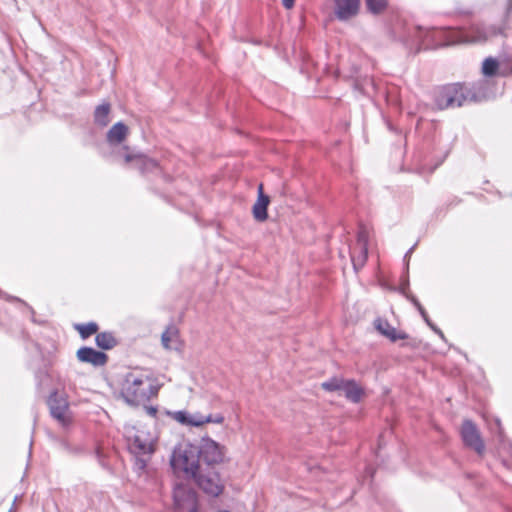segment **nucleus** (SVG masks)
<instances>
[{"label": "nucleus", "instance_id": "e433bc0d", "mask_svg": "<svg viewBox=\"0 0 512 512\" xmlns=\"http://www.w3.org/2000/svg\"><path fill=\"white\" fill-rule=\"evenodd\" d=\"M0 297H5V299L9 300V301H20L18 298L16 297H12V296H8L6 295L5 293H3L1 290H0Z\"/></svg>", "mask_w": 512, "mask_h": 512}, {"label": "nucleus", "instance_id": "1a4fd4ad", "mask_svg": "<svg viewBox=\"0 0 512 512\" xmlns=\"http://www.w3.org/2000/svg\"><path fill=\"white\" fill-rule=\"evenodd\" d=\"M368 231L361 227L357 233V240L350 248V256L354 269L362 268L368 257Z\"/></svg>", "mask_w": 512, "mask_h": 512}, {"label": "nucleus", "instance_id": "423d86ee", "mask_svg": "<svg viewBox=\"0 0 512 512\" xmlns=\"http://www.w3.org/2000/svg\"><path fill=\"white\" fill-rule=\"evenodd\" d=\"M191 475L199 488L208 496L218 497L224 490V483L218 472L214 469H199L195 473H187Z\"/></svg>", "mask_w": 512, "mask_h": 512}, {"label": "nucleus", "instance_id": "ddd939ff", "mask_svg": "<svg viewBox=\"0 0 512 512\" xmlns=\"http://www.w3.org/2000/svg\"><path fill=\"white\" fill-rule=\"evenodd\" d=\"M374 327L381 335L388 338L391 342L408 338V335L405 332L398 331L387 320L382 318H377L374 321Z\"/></svg>", "mask_w": 512, "mask_h": 512}, {"label": "nucleus", "instance_id": "4468645a", "mask_svg": "<svg viewBox=\"0 0 512 512\" xmlns=\"http://www.w3.org/2000/svg\"><path fill=\"white\" fill-rule=\"evenodd\" d=\"M269 203H270V198H269V196H267L263 193V185L260 184L258 187V197H257L255 204L253 205V208H252V214H253V217L255 218V220H257L259 222H263V221L267 220V218H268L267 208H268Z\"/></svg>", "mask_w": 512, "mask_h": 512}, {"label": "nucleus", "instance_id": "a19ab883", "mask_svg": "<svg viewBox=\"0 0 512 512\" xmlns=\"http://www.w3.org/2000/svg\"><path fill=\"white\" fill-rule=\"evenodd\" d=\"M509 449H510V452L512 454V443H509Z\"/></svg>", "mask_w": 512, "mask_h": 512}, {"label": "nucleus", "instance_id": "7ed1b4c3", "mask_svg": "<svg viewBox=\"0 0 512 512\" xmlns=\"http://www.w3.org/2000/svg\"><path fill=\"white\" fill-rule=\"evenodd\" d=\"M483 98L481 83L471 86L455 83L440 87L435 93L434 102L438 109L444 110L480 102Z\"/></svg>", "mask_w": 512, "mask_h": 512}, {"label": "nucleus", "instance_id": "6ab92c4d", "mask_svg": "<svg viewBox=\"0 0 512 512\" xmlns=\"http://www.w3.org/2000/svg\"><path fill=\"white\" fill-rule=\"evenodd\" d=\"M135 158H137L138 162L140 163V169L142 172H152L158 169V162L145 156H133L131 154H126L125 162L129 163Z\"/></svg>", "mask_w": 512, "mask_h": 512}, {"label": "nucleus", "instance_id": "72a5a7b5", "mask_svg": "<svg viewBox=\"0 0 512 512\" xmlns=\"http://www.w3.org/2000/svg\"><path fill=\"white\" fill-rule=\"evenodd\" d=\"M442 340L446 341L444 333L436 325L431 328Z\"/></svg>", "mask_w": 512, "mask_h": 512}, {"label": "nucleus", "instance_id": "393cba45", "mask_svg": "<svg viewBox=\"0 0 512 512\" xmlns=\"http://www.w3.org/2000/svg\"><path fill=\"white\" fill-rule=\"evenodd\" d=\"M172 417L182 425L191 426V414L186 411H175L172 413Z\"/></svg>", "mask_w": 512, "mask_h": 512}, {"label": "nucleus", "instance_id": "6e6552de", "mask_svg": "<svg viewBox=\"0 0 512 512\" xmlns=\"http://www.w3.org/2000/svg\"><path fill=\"white\" fill-rule=\"evenodd\" d=\"M47 405L50 410L51 416L56 419L62 426H67L70 423L69 403L63 395H59L55 390L53 391L48 400Z\"/></svg>", "mask_w": 512, "mask_h": 512}, {"label": "nucleus", "instance_id": "9b49d317", "mask_svg": "<svg viewBox=\"0 0 512 512\" xmlns=\"http://www.w3.org/2000/svg\"><path fill=\"white\" fill-rule=\"evenodd\" d=\"M334 15L339 21L355 17L360 9V0H334Z\"/></svg>", "mask_w": 512, "mask_h": 512}, {"label": "nucleus", "instance_id": "2f4dec72", "mask_svg": "<svg viewBox=\"0 0 512 512\" xmlns=\"http://www.w3.org/2000/svg\"><path fill=\"white\" fill-rule=\"evenodd\" d=\"M406 298L414 305V307L419 311V313L424 310L423 306L415 296L409 294L406 295Z\"/></svg>", "mask_w": 512, "mask_h": 512}, {"label": "nucleus", "instance_id": "dca6fc26", "mask_svg": "<svg viewBox=\"0 0 512 512\" xmlns=\"http://www.w3.org/2000/svg\"><path fill=\"white\" fill-rule=\"evenodd\" d=\"M341 392L353 403L359 402L363 395V389L354 380H345Z\"/></svg>", "mask_w": 512, "mask_h": 512}, {"label": "nucleus", "instance_id": "20e7f679", "mask_svg": "<svg viewBox=\"0 0 512 512\" xmlns=\"http://www.w3.org/2000/svg\"><path fill=\"white\" fill-rule=\"evenodd\" d=\"M128 449L135 456L134 469L141 473L156 450V436L143 427L125 429Z\"/></svg>", "mask_w": 512, "mask_h": 512}, {"label": "nucleus", "instance_id": "a878e982", "mask_svg": "<svg viewBox=\"0 0 512 512\" xmlns=\"http://www.w3.org/2000/svg\"><path fill=\"white\" fill-rule=\"evenodd\" d=\"M489 428H490L492 433H497L498 434L499 441L504 444V436H503V431H502L500 419L495 418L493 420V423L489 424Z\"/></svg>", "mask_w": 512, "mask_h": 512}, {"label": "nucleus", "instance_id": "39448f33", "mask_svg": "<svg viewBox=\"0 0 512 512\" xmlns=\"http://www.w3.org/2000/svg\"><path fill=\"white\" fill-rule=\"evenodd\" d=\"M157 392L158 387L153 385L147 375L129 373L124 380L121 394L128 404L136 406L148 401Z\"/></svg>", "mask_w": 512, "mask_h": 512}, {"label": "nucleus", "instance_id": "a211bd4d", "mask_svg": "<svg viewBox=\"0 0 512 512\" xmlns=\"http://www.w3.org/2000/svg\"><path fill=\"white\" fill-rule=\"evenodd\" d=\"M96 345L103 350H110L117 346L118 341L112 332H101L95 337Z\"/></svg>", "mask_w": 512, "mask_h": 512}, {"label": "nucleus", "instance_id": "f704fd0d", "mask_svg": "<svg viewBox=\"0 0 512 512\" xmlns=\"http://www.w3.org/2000/svg\"><path fill=\"white\" fill-rule=\"evenodd\" d=\"M295 0H282V4L286 9H291L294 6Z\"/></svg>", "mask_w": 512, "mask_h": 512}, {"label": "nucleus", "instance_id": "b1692460", "mask_svg": "<svg viewBox=\"0 0 512 512\" xmlns=\"http://www.w3.org/2000/svg\"><path fill=\"white\" fill-rule=\"evenodd\" d=\"M370 12L377 14L383 11L387 6V0H366Z\"/></svg>", "mask_w": 512, "mask_h": 512}, {"label": "nucleus", "instance_id": "ea45409f", "mask_svg": "<svg viewBox=\"0 0 512 512\" xmlns=\"http://www.w3.org/2000/svg\"><path fill=\"white\" fill-rule=\"evenodd\" d=\"M426 324H427L430 328H432V327L434 326V324L431 322V320H429L428 322H426Z\"/></svg>", "mask_w": 512, "mask_h": 512}, {"label": "nucleus", "instance_id": "c9c22d12", "mask_svg": "<svg viewBox=\"0 0 512 512\" xmlns=\"http://www.w3.org/2000/svg\"><path fill=\"white\" fill-rule=\"evenodd\" d=\"M147 413L152 416V417H156L157 415V408L156 407H147Z\"/></svg>", "mask_w": 512, "mask_h": 512}, {"label": "nucleus", "instance_id": "473e14b6", "mask_svg": "<svg viewBox=\"0 0 512 512\" xmlns=\"http://www.w3.org/2000/svg\"><path fill=\"white\" fill-rule=\"evenodd\" d=\"M415 246H416V245H413V246H412V247H411V248L406 252V254H405V256H404V260L406 261V270H408V259H409V257L411 256V254H412V252H413V250H414Z\"/></svg>", "mask_w": 512, "mask_h": 512}, {"label": "nucleus", "instance_id": "f8f14e48", "mask_svg": "<svg viewBox=\"0 0 512 512\" xmlns=\"http://www.w3.org/2000/svg\"><path fill=\"white\" fill-rule=\"evenodd\" d=\"M76 356L80 362L88 363L95 367L104 366L108 360V356L104 352L97 351L88 346L78 349Z\"/></svg>", "mask_w": 512, "mask_h": 512}, {"label": "nucleus", "instance_id": "c756f323", "mask_svg": "<svg viewBox=\"0 0 512 512\" xmlns=\"http://www.w3.org/2000/svg\"><path fill=\"white\" fill-rule=\"evenodd\" d=\"M406 298L414 305V307L419 311V313L424 310L423 306L415 296L409 294L406 295Z\"/></svg>", "mask_w": 512, "mask_h": 512}, {"label": "nucleus", "instance_id": "aec40b11", "mask_svg": "<svg viewBox=\"0 0 512 512\" xmlns=\"http://www.w3.org/2000/svg\"><path fill=\"white\" fill-rule=\"evenodd\" d=\"M161 342L165 349H175L178 342V330L175 326H169L161 336Z\"/></svg>", "mask_w": 512, "mask_h": 512}, {"label": "nucleus", "instance_id": "f03ea898", "mask_svg": "<svg viewBox=\"0 0 512 512\" xmlns=\"http://www.w3.org/2000/svg\"><path fill=\"white\" fill-rule=\"evenodd\" d=\"M224 458V446L210 437H202L197 443H184L175 447L170 463L174 470L195 473L199 469H214Z\"/></svg>", "mask_w": 512, "mask_h": 512}, {"label": "nucleus", "instance_id": "412c9836", "mask_svg": "<svg viewBox=\"0 0 512 512\" xmlns=\"http://www.w3.org/2000/svg\"><path fill=\"white\" fill-rule=\"evenodd\" d=\"M74 329L78 331L82 339H87L97 333L99 326L96 322L74 324Z\"/></svg>", "mask_w": 512, "mask_h": 512}, {"label": "nucleus", "instance_id": "f3484780", "mask_svg": "<svg viewBox=\"0 0 512 512\" xmlns=\"http://www.w3.org/2000/svg\"><path fill=\"white\" fill-rule=\"evenodd\" d=\"M111 106L105 102L98 105L94 110V122L100 127H106L110 123Z\"/></svg>", "mask_w": 512, "mask_h": 512}, {"label": "nucleus", "instance_id": "4be33fe9", "mask_svg": "<svg viewBox=\"0 0 512 512\" xmlns=\"http://www.w3.org/2000/svg\"><path fill=\"white\" fill-rule=\"evenodd\" d=\"M499 67V63L495 58L488 57L483 61L482 73L485 76L492 77L496 74Z\"/></svg>", "mask_w": 512, "mask_h": 512}, {"label": "nucleus", "instance_id": "4c0bfd02", "mask_svg": "<svg viewBox=\"0 0 512 512\" xmlns=\"http://www.w3.org/2000/svg\"><path fill=\"white\" fill-rule=\"evenodd\" d=\"M512 15V0H509L506 10V16L510 17Z\"/></svg>", "mask_w": 512, "mask_h": 512}, {"label": "nucleus", "instance_id": "0eeeda50", "mask_svg": "<svg viewBox=\"0 0 512 512\" xmlns=\"http://www.w3.org/2000/svg\"><path fill=\"white\" fill-rule=\"evenodd\" d=\"M175 512H198L196 492L188 485L176 484L173 489Z\"/></svg>", "mask_w": 512, "mask_h": 512}, {"label": "nucleus", "instance_id": "5701e85b", "mask_svg": "<svg viewBox=\"0 0 512 512\" xmlns=\"http://www.w3.org/2000/svg\"><path fill=\"white\" fill-rule=\"evenodd\" d=\"M345 379L342 378H331L328 381L322 383V388L326 391H342Z\"/></svg>", "mask_w": 512, "mask_h": 512}, {"label": "nucleus", "instance_id": "c85d7f7f", "mask_svg": "<svg viewBox=\"0 0 512 512\" xmlns=\"http://www.w3.org/2000/svg\"><path fill=\"white\" fill-rule=\"evenodd\" d=\"M224 421V416L222 414L208 415L206 416V423H215L221 424Z\"/></svg>", "mask_w": 512, "mask_h": 512}, {"label": "nucleus", "instance_id": "7c9ffc66", "mask_svg": "<svg viewBox=\"0 0 512 512\" xmlns=\"http://www.w3.org/2000/svg\"><path fill=\"white\" fill-rule=\"evenodd\" d=\"M406 298L414 305V307L419 311V313L424 310L423 306L415 296L409 294L406 295Z\"/></svg>", "mask_w": 512, "mask_h": 512}, {"label": "nucleus", "instance_id": "2eb2a0df", "mask_svg": "<svg viewBox=\"0 0 512 512\" xmlns=\"http://www.w3.org/2000/svg\"><path fill=\"white\" fill-rule=\"evenodd\" d=\"M128 128L122 122L114 124L107 132L106 139L110 145L120 144L127 136Z\"/></svg>", "mask_w": 512, "mask_h": 512}, {"label": "nucleus", "instance_id": "58836bf2", "mask_svg": "<svg viewBox=\"0 0 512 512\" xmlns=\"http://www.w3.org/2000/svg\"><path fill=\"white\" fill-rule=\"evenodd\" d=\"M420 315H421V317L423 318V320H424L425 322H428V321L430 320V318H429V316H428L427 312L425 311V309H424L423 311H421V312H420Z\"/></svg>", "mask_w": 512, "mask_h": 512}, {"label": "nucleus", "instance_id": "cd10ccee", "mask_svg": "<svg viewBox=\"0 0 512 512\" xmlns=\"http://www.w3.org/2000/svg\"><path fill=\"white\" fill-rule=\"evenodd\" d=\"M408 289H409V278H408V275L406 274L401 279V283L399 286V292L406 297V295L410 294L408 292Z\"/></svg>", "mask_w": 512, "mask_h": 512}, {"label": "nucleus", "instance_id": "f257e3e1", "mask_svg": "<svg viewBox=\"0 0 512 512\" xmlns=\"http://www.w3.org/2000/svg\"><path fill=\"white\" fill-rule=\"evenodd\" d=\"M504 27L494 25L472 24L468 28H422L420 26L408 28L403 33H398L396 28L391 31L394 40H399L407 48L412 49L416 45H425L428 40L437 41L435 47L455 44H472L484 42L492 36L504 34ZM426 46H429L427 43Z\"/></svg>", "mask_w": 512, "mask_h": 512}, {"label": "nucleus", "instance_id": "bb28decb", "mask_svg": "<svg viewBox=\"0 0 512 512\" xmlns=\"http://www.w3.org/2000/svg\"><path fill=\"white\" fill-rule=\"evenodd\" d=\"M191 422V426L199 427L206 423V416L200 413L191 414Z\"/></svg>", "mask_w": 512, "mask_h": 512}, {"label": "nucleus", "instance_id": "9d476101", "mask_svg": "<svg viewBox=\"0 0 512 512\" xmlns=\"http://www.w3.org/2000/svg\"><path fill=\"white\" fill-rule=\"evenodd\" d=\"M461 437L464 444L475 450L477 454L482 455L485 450L484 442L481 438L477 426L471 420H464L461 427Z\"/></svg>", "mask_w": 512, "mask_h": 512}]
</instances>
